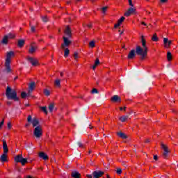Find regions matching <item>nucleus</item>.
Segmentation results:
<instances>
[{
	"instance_id": "63",
	"label": "nucleus",
	"mask_w": 178,
	"mask_h": 178,
	"mask_svg": "<svg viewBox=\"0 0 178 178\" xmlns=\"http://www.w3.org/2000/svg\"><path fill=\"white\" fill-rule=\"evenodd\" d=\"M123 110H124V111H126V107H124V108H123Z\"/></svg>"
},
{
	"instance_id": "36",
	"label": "nucleus",
	"mask_w": 178,
	"mask_h": 178,
	"mask_svg": "<svg viewBox=\"0 0 178 178\" xmlns=\"http://www.w3.org/2000/svg\"><path fill=\"white\" fill-rule=\"evenodd\" d=\"M7 37H8V38L9 39V38H15V34H13V33H8V35H6Z\"/></svg>"
},
{
	"instance_id": "5",
	"label": "nucleus",
	"mask_w": 178,
	"mask_h": 178,
	"mask_svg": "<svg viewBox=\"0 0 178 178\" xmlns=\"http://www.w3.org/2000/svg\"><path fill=\"white\" fill-rule=\"evenodd\" d=\"M63 42L61 44V48L63 49H65V48H67V47L70 46V44H72V41L69 40V38L63 36Z\"/></svg>"
},
{
	"instance_id": "27",
	"label": "nucleus",
	"mask_w": 178,
	"mask_h": 178,
	"mask_svg": "<svg viewBox=\"0 0 178 178\" xmlns=\"http://www.w3.org/2000/svg\"><path fill=\"white\" fill-rule=\"evenodd\" d=\"M98 65H99V59L97 58L95 61V65L92 66L93 70H95V68L97 66H98Z\"/></svg>"
},
{
	"instance_id": "22",
	"label": "nucleus",
	"mask_w": 178,
	"mask_h": 178,
	"mask_svg": "<svg viewBox=\"0 0 178 178\" xmlns=\"http://www.w3.org/2000/svg\"><path fill=\"white\" fill-rule=\"evenodd\" d=\"M37 50V46H31V48L29 49V54H34L35 51Z\"/></svg>"
},
{
	"instance_id": "28",
	"label": "nucleus",
	"mask_w": 178,
	"mask_h": 178,
	"mask_svg": "<svg viewBox=\"0 0 178 178\" xmlns=\"http://www.w3.org/2000/svg\"><path fill=\"white\" fill-rule=\"evenodd\" d=\"M24 46V40H19L18 41V47H19V48H22V47Z\"/></svg>"
},
{
	"instance_id": "16",
	"label": "nucleus",
	"mask_w": 178,
	"mask_h": 178,
	"mask_svg": "<svg viewBox=\"0 0 178 178\" xmlns=\"http://www.w3.org/2000/svg\"><path fill=\"white\" fill-rule=\"evenodd\" d=\"M0 161L3 163H5V162L8 161V156H6V153H3L1 157H0Z\"/></svg>"
},
{
	"instance_id": "52",
	"label": "nucleus",
	"mask_w": 178,
	"mask_h": 178,
	"mask_svg": "<svg viewBox=\"0 0 178 178\" xmlns=\"http://www.w3.org/2000/svg\"><path fill=\"white\" fill-rule=\"evenodd\" d=\"M8 129H12V124H10V122L8 123Z\"/></svg>"
},
{
	"instance_id": "35",
	"label": "nucleus",
	"mask_w": 178,
	"mask_h": 178,
	"mask_svg": "<svg viewBox=\"0 0 178 178\" xmlns=\"http://www.w3.org/2000/svg\"><path fill=\"white\" fill-rule=\"evenodd\" d=\"M54 104L52 103L49 105V111L50 112H52L54 111Z\"/></svg>"
},
{
	"instance_id": "60",
	"label": "nucleus",
	"mask_w": 178,
	"mask_h": 178,
	"mask_svg": "<svg viewBox=\"0 0 178 178\" xmlns=\"http://www.w3.org/2000/svg\"><path fill=\"white\" fill-rule=\"evenodd\" d=\"M91 1V2L92 3H94V2H95V0H90Z\"/></svg>"
},
{
	"instance_id": "62",
	"label": "nucleus",
	"mask_w": 178,
	"mask_h": 178,
	"mask_svg": "<svg viewBox=\"0 0 178 178\" xmlns=\"http://www.w3.org/2000/svg\"><path fill=\"white\" fill-rule=\"evenodd\" d=\"M7 104H8V105H10V102H8Z\"/></svg>"
},
{
	"instance_id": "26",
	"label": "nucleus",
	"mask_w": 178,
	"mask_h": 178,
	"mask_svg": "<svg viewBox=\"0 0 178 178\" xmlns=\"http://www.w3.org/2000/svg\"><path fill=\"white\" fill-rule=\"evenodd\" d=\"M152 40L154 42H157V41H159V38L156 35V34H154L152 37Z\"/></svg>"
},
{
	"instance_id": "51",
	"label": "nucleus",
	"mask_w": 178,
	"mask_h": 178,
	"mask_svg": "<svg viewBox=\"0 0 178 178\" xmlns=\"http://www.w3.org/2000/svg\"><path fill=\"white\" fill-rule=\"evenodd\" d=\"M87 27H88V29H92V24H88L87 25Z\"/></svg>"
},
{
	"instance_id": "23",
	"label": "nucleus",
	"mask_w": 178,
	"mask_h": 178,
	"mask_svg": "<svg viewBox=\"0 0 178 178\" xmlns=\"http://www.w3.org/2000/svg\"><path fill=\"white\" fill-rule=\"evenodd\" d=\"M70 54V50H69L67 48L64 49V58H67Z\"/></svg>"
},
{
	"instance_id": "15",
	"label": "nucleus",
	"mask_w": 178,
	"mask_h": 178,
	"mask_svg": "<svg viewBox=\"0 0 178 178\" xmlns=\"http://www.w3.org/2000/svg\"><path fill=\"white\" fill-rule=\"evenodd\" d=\"M3 149L4 154H8L9 152V149L8 148V145L6 144V141H3Z\"/></svg>"
},
{
	"instance_id": "50",
	"label": "nucleus",
	"mask_w": 178,
	"mask_h": 178,
	"mask_svg": "<svg viewBox=\"0 0 178 178\" xmlns=\"http://www.w3.org/2000/svg\"><path fill=\"white\" fill-rule=\"evenodd\" d=\"M161 3H166L168 2V0H160Z\"/></svg>"
},
{
	"instance_id": "21",
	"label": "nucleus",
	"mask_w": 178,
	"mask_h": 178,
	"mask_svg": "<svg viewBox=\"0 0 178 178\" xmlns=\"http://www.w3.org/2000/svg\"><path fill=\"white\" fill-rule=\"evenodd\" d=\"M22 159H23V156H22V154H19L15 156V161L17 163H20Z\"/></svg>"
},
{
	"instance_id": "25",
	"label": "nucleus",
	"mask_w": 178,
	"mask_h": 178,
	"mask_svg": "<svg viewBox=\"0 0 178 178\" xmlns=\"http://www.w3.org/2000/svg\"><path fill=\"white\" fill-rule=\"evenodd\" d=\"M129 119V115H122V117L120 118V122H126Z\"/></svg>"
},
{
	"instance_id": "56",
	"label": "nucleus",
	"mask_w": 178,
	"mask_h": 178,
	"mask_svg": "<svg viewBox=\"0 0 178 178\" xmlns=\"http://www.w3.org/2000/svg\"><path fill=\"white\" fill-rule=\"evenodd\" d=\"M141 24H143V26H147V24H146L145 22H141Z\"/></svg>"
},
{
	"instance_id": "8",
	"label": "nucleus",
	"mask_w": 178,
	"mask_h": 178,
	"mask_svg": "<svg viewBox=\"0 0 178 178\" xmlns=\"http://www.w3.org/2000/svg\"><path fill=\"white\" fill-rule=\"evenodd\" d=\"M103 175H104V172H102V171H94L92 172L93 178L102 177Z\"/></svg>"
},
{
	"instance_id": "58",
	"label": "nucleus",
	"mask_w": 178,
	"mask_h": 178,
	"mask_svg": "<svg viewBox=\"0 0 178 178\" xmlns=\"http://www.w3.org/2000/svg\"><path fill=\"white\" fill-rule=\"evenodd\" d=\"M26 178H33L31 176H30V175H28L27 177H26Z\"/></svg>"
},
{
	"instance_id": "19",
	"label": "nucleus",
	"mask_w": 178,
	"mask_h": 178,
	"mask_svg": "<svg viewBox=\"0 0 178 178\" xmlns=\"http://www.w3.org/2000/svg\"><path fill=\"white\" fill-rule=\"evenodd\" d=\"M117 135L118 136V137L122 138L123 140H126V138H127V135L123 132H118Z\"/></svg>"
},
{
	"instance_id": "34",
	"label": "nucleus",
	"mask_w": 178,
	"mask_h": 178,
	"mask_svg": "<svg viewBox=\"0 0 178 178\" xmlns=\"http://www.w3.org/2000/svg\"><path fill=\"white\" fill-rule=\"evenodd\" d=\"M89 46L90 48H94L95 47V42L94 40H92L89 42Z\"/></svg>"
},
{
	"instance_id": "6",
	"label": "nucleus",
	"mask_w": 178,
	"mask_h": 178,
	"mask_svg": "<svg viewBox=\"0 0 178 178\" xmlns=\"http://www.w3.org/2000/svg\"><path fill=\"white\" fill-rule=\"evenodd\" d=\"M27 59L32 66H37L38 65V60L36 58L29 56Z\"/></svg>"
},
{
	"instance_id": "14",
	"label": "nucleus",
	"mask_w": 178,
	"mask_h": 178,
	"mask_svg": "<svg viewBox=\"0 0 178 178\" xmlns=\"http://www.w3.org/2000/svg\"><path fill=\"white\" fill-rule=\"evenodd\" d=\"M134 56H136V50L132 49L130 51L129 54H128V59H134Z\"/></svg>"
},
{
	"instance_id": "11",
	"label": "nucleus",
	"mask_w": 178,
	"mask_h": 178,
	"mask_svg": "<svg viewBox=\"0 0 178 178\" xmlns=\"http://www.w3.org/2000/svg\"><path fill=\"white\" fill-rule=\"evenodd\" d=\"M163 42L165 48H169L172 44V40H169L168 38H164Z\"/></svg>"
},
{
	"instance_id": "42",
	"label": "nucleus",
	"mask_w": 178,
	"mask_h": 178,
	"mask_svg": "<svg viewBox=\"0 0 178 178\" xmlns=\"http://www.w3.org/2000/svg\"><path fill=\"white\" fill-rule=\"evenodd\" d=\"M107 9H108V7H107V6L103 7V8H102V13H106Z\"/></svg>"
},
{
	"instance_id": "38",
	"label": "nucleus",
	"mask_w": 178,
	"mask_h": 178,
	"mask_svg": "<svg viewBox=\"0 0 178 178\" xmlns=\"http://www.w3.org/2000/svg\"><path fill=\"white\" fill-rule=\"evenodd\" d=\"M124 17H122L120 19H118V23L120 24H122V23H123V22H124Z\"/></svg>"
},
{
	"instance_id": "39",
	"label": "nucleus",
	"mask_w": 178,
	"mask_h": 178,
	"mask_svg": "<svg viewBox=\"0 0 178 178\" xmlns=\"http://www.w3.org/2000/svg\"><path fill=\"white\" fill-rule=\"evenodd\" d=\"M79 58V53L78 52H74V59L77 60Z\"/></svg>"
},
{
	"instance_id": "4",
	"label": "nucleus",
	"mask_w": 178,
	"mask_h": 178,
	"mask_svg": "<svg viewBox=\"0 0 178 178\" xmlns=\"http://www.w3.org/2000/svg\"><path fill=\"white\" fill-rule=\"evenodd\" d=\"M27 122L28 123H32L33 127H37V126H40V121H38V119L33 118L31 117V115H28L27 118Z\"/></svg>"
},
{
	"instance_id": "1",
	"label": "nucleus",
	"mask_w": 178,
	"mask_h": 178,
	"mask_svg": "<svg viewBox=\"0 0 178 178\" xmlns=\"http://www.w3.org/2000/svg\"><path fill=\"white\" fill-rule=\"evenodd\" d=\"M140 42L142 44L141 46H136V54L138 56H140L141 60H144L145 58H147L148 55V47H147V40L144 38V35L141 36Z\"/></svg>"
},
{
	"instance_id": "2",
	"label": "nucleus",
	"mask_w": 178,
	"mask_h": 178,
	"mask_svg": "<svg viewBox=\"0 0 178 178\" xmlns=\"http://www.w3.org/2000/svg\"><path fill=\"white\" fill-rule=\"evenodd\" d=\"M6 95L8 99H13L14 101H19V97H17V93L15 90H12L10 87L8 86L6 90Z\"/></svg>"
},
{
	"instance_id": "64",
	"label": "nucleus",
	"mask_w": 178,
	"mask_h": 178,
	"mask_svg": "<svg viewBox=\"0 0 178 178\" xmlns=\"http://www.w3.org/2000/svg\"><path fill=\"white\" fill-rule=\"evenodd\" d=\"M90 129H92V127H90Z\"/></svg>"
},
{
	"instance_id": "55",
	"label": "nucleus",
	"mask_w": 178,
	"mask_h": 178,
	"mask_svg": "<svg viewBox=\"0 0 178 178\" xmlns=\"http://www.w3.org/2000/svg\"><path fill=\"white\" fill-rule=\"evenodd\" d=\"M145 143H149V139H146V140H145Z\"/></svg>"
},
{
	"instance_id": "9",
	"label": "nucleus",
	"mask_w": 178,
	"mask_h": 178,
	"mask_svg": "<svg viewBox=\"0 0 178 178\" xmlns=\"http://www.w3.org/2000/svg\"><path fill=\"white\" fill-rule=\"evenodd\" d=\"M161 147L163 149L164 151L163 154V158H168V154H169L168 147H166V145H165L164 144H161Z\"/></svg>"
},
{
	"instance_id": "59",
	"label": "nucleus",
	"mask_w": 178,
	"mask_h": 178,
	"mask_svg": "<svg viewBox=\"0 0 178 178\" xmlns=\"http://www.w3.org/2000/svg\"><path fill=\"white\" fill-rule=\"evenodd\" d=\"M120 111H123V107H120Z\"/></svg>"
},
{
	"instance_id": "18",
	"label": "nucleus",
	"mask_w": 178,
	"mask_h": 178,
	"mask_svg": "<svg viewBox=\"0 0 178 178\" xmlns=\"http://www.w3.org/2000/svg\"><path fill=\"white\" fill-rule=\"evenodd\" d=\"M111 101L113 102H120L122 101V99H120V97H119V96L118 95H114L112 98H111Z\"/></svg>"
},
{
	"instance_id": "20",
	"label": "nucleus",
	"mask_w": 178,
	"mask_h": 178,
	"mask_svg": "<svg viewBox=\"0 0 178 178\" xmlns=\"http://www.w3.org/2000/svg\"><path fill=\"white\" fill-rule=\"evenodd\" d=\"M72 176L73 178H80V176H81V175L77 171H74L72 173Z\"/></svg>"
},
{
	"instance_id": "40",
	"label": "nucleus",
	"mask_w": 178,
	"mask_h": 178,
	"mask_svg": "<svg viewBox=\"0 0 178 178\" xmlns=\"http://www.w3.org/2000/svg\"><path fill=\"white\" fill-rule=\"evenodd\" d=\"M21 97H22V98H23V99L26 98V97H27V93H26V92H22L21 93Z\"/></svg>"
},
{
	"instance_id": "12",
	"label": "nucleus",
	"mask_w": 178,
	"mask_h": 178,
	"mask_svg": "<svg viewBox=\"0 0 178 178\" xmlns=\"http://www.w3.org/2000/svg\"><path fill=\"white\" fill-rule=\"evenodd\" d=\"M38 156L39 158H42V159H44V161H48V159H49L48 155H47V154H45L44 152H40Z\"/></svg>"
},
{
	"instance_id": "17",
	"label": "nucleus",
	"mask_w": 178,
	"mask_h": 178,
	"mask_svg": "<svg viewBox=\"0 0 178 178\" xmlns=\"http://www.w3.org/2000/svg\"><path fill=\"white\" fill-rule=\"evenodd\" d=\"M6 71L7 73H10L12 72V69H10V63L6 61L5 62Z\"/></svg>"
},
{
	"instance_id": "47",
	"label": "nucleus",
	"mask_w": 178,
	"mask_h": 178,
	"mask_svg": "<svg viewBox=\"0 0 178 178\" xmlns=\"http://www.w3.org/2000/svg\"><path fill=\"white\" fill-rule=\"evenodd\" d=\"M78 145L80 148H84V145L81 143H78Z\"/></svg>"
},
{
	"instance_id": "32",
	"label": "nucleus",
	"mask_w": 178,
	"mask_h": 178,
	"mask_svg": "<svg viewBox=\"0 0 178 178\" xmlns=\"http://www.w3.org/2000/svg\"><path fill=\"white\" fill-rule=\"evenodd\" d=\"M44 95H46V97H49L51 92H49V90L48 89H44Z\"/></svg>"
},
{
	"instance_id": "49",
	"label": "nucleus",
	"mask_w": 178,
	"mask_h": 178,
	"mask_svg": "<svg viewBox=\"0 0 178 178\" xmlns=\"http://www.w3.org/2000/svg\"><path fill=\"white\" fill-rule=\"evenodd\" d=\"M119 26H120V24H119L118 22L117 24H115L114 25V29H118V27H119Z\"/></svg>"
},
{
	"instance_id": "7",
	"label": "nucleus",
	"mask_w": 178,
	"mask_h": 178,
	"mask_svg": "<svg viewBox=\"0 0 178 178\" xmlns=\"http://www.w3.org/2000/svg\"><path fill=\"white\" fill-rule=\"evenodd\" d=\"M133 13H136V8L131 7L128 9L127 11L125 12L124 15L127 17H129V16H130L131 15H133Z\"/></svg>"
},
{
	"instance_id": "10",
	"label": "nucleus",
	"mask_w": 178,
	"mask_h": 178,
	"mask_svg": "<svg viewBox=\"0 0 178 178\" xmlns=\"http://www.w3.org/2000/svg\"><path fill=\"white\" fill-rule=\"evenodd\" d=\"M12 56H15V52H13V51L7 52L6 62L10 63V59Z\"/></svg>"
},
{
	"instance_id": "37",
	"label": "nucleus",
	"mask_w": 178,
	"mask_h": 178,
	"mask_svg": "<svg viewBox=\"0 0 178 178\" xmlns=\"http://www.w3.org/2000/svg\"><path fill=\"white\" fill-rule=\"evenodd\" d=\"M40 109L42 111V112H44V113H46V115H47V113H48V111H47V107L42 106L40 108Z\"/></svg>"
},
{
	"instance_id": "48",
	"label": "nucleus",
	"mask_w": 178,
	"mask_h": 178,
	"mask_svg": "<svg viewBox=\"0 0 178 178\" xmlns=\"http://www.w3.org/2000/svg\"><path fill=\"white\" fill-rule=\"evenodd\" d=\"M3 123H5V120H3L1 122H0V129L2 128V126H3Z\"/></svg>"
},
{
	"instance_id": "24",
	"label": "nucleus",
	"mask_w": 178,
	"mask_h": 178,
	"mask_svg": "<svg viewBox=\"0 0 178 178\" xmlns=\"http://www.w3.org/2000/svg\"><path fill=\"white\" fill-rule=\"evenodd\" d=\"M35 87V83L31 82V83L29 84V92L33 91Z\"/></svg>"
},
{
	"instance_id": "29",
	"label": "nucleus",
	"mask_w": 178,
	"mask_h": 178,
	"mask_svg": "<svg viewBox=\"0 0 178 178\" xmlns=\"http://www.w3.org/2000/svg\"><path fill=\"white\" fill-rule=\"evenodd\" d=\"M8 40H9V39H8V36L6 35L2 40V42H1L2 44H8Z\"/></svg>"
},
{
	"instance_id": "57",
	"label": "nucleus",
	"mask_w": 178,
	"mask_h": 178,
	"mask_svg": "<svg viewBox=\"0 0 178 178\" xmlns=\"http://www.w3.org/2000/svg\"><path fill=\"white\" fill-rule=\"evenodd\" d=\"M60 77H63V72H60Z\"/></svg>"
},
{
	"instance_id": "53",
	"label": "nucleus",
	"mask_w": 178,
	"mask_h": 178,
	"mask_svg": "<svg viewBox=\"0 0 178 178\" xmlns=\"http://www.w3.org/2000/svg\"><path fill=\"white\" fill-rule=\"evenodd\" d=\"M154 161H158V156L157 155H154Z\"/></svg>"
},
{
	"instance_id": "61",
	"label": "nucleus",
	"mask_w": 178,
	"mask_h": 178,
	"mask_svg": "<svg viewBox=\"0 0 178 178\" xmlns=\"http://www.w3.org/2000/svg\"><path fill=\"white\" fill-rule=\"evenodd\" d=\"M25 126H26V127H28V126H29V124H26V125H25Z\"/></svg>"
},
{
	"instance_id": "3",
	"label": "nucleus",
	"mask_w": 178,
	"mask_h": 178,
	"mask_svg": "<svg viewBox=\"0 0 178 178\" xmlns=\"http://www.w3.org/2000/svg\"><path fill=\"white\" fill-rule=\"evenodd\" d=\"M33 136H35L36 138H40L41 136H42V127H41V125L35 127L33 130Z\"/></svg>"
},
{
	"instance_id": "44",
	"label": "nucleus",
	"mask_w": 178,
	"mask_h": 178,
	"mask_svg": "<svg viewBox=\"0 0 178 178\" xmlns=\"http://www.w3.org/2000/svg\"><path fill=\"white\" fill-rule=\"evenodd\" d=\"M92 94H98V90L93 88L91 91Z\"/></svg>"
},
{
	"instance_id": "46",
	"label": "nucleus",
	"mask_w": 178,
	"mask_h": 178,
	"mask_svg": "<svg viewBox=\"0 0 178 178\" xmlns=\"http://www.w3.org/2000/svg\"><path fill=\"white\" fill-rule=\"evenodd\" d=\"M31 31L32 33H35V27L31 26Z\"/></svg>"
},
{
	"instance_id": "54",
	"label": "nucleus",
	"mask_w": 178,
	"mask_h": 178,
	"mask_svg": "<svg viewBox=\"0 0 178 178\" xmlns=\"http://www.w3.org/2000/svg\"><path fill=\"white\" fill-rule=\"evenodd\" d=\"M86 177H87V178H92V175H86Z\"/></svg>"
},
{
	"instance_id": "31",
	"label": "nucleus",
	"mask_w": 178,
	"mask_h": 178,
	"mask_svg": "<svg viewBox=\"0 0 178 178\" xmlns=\"http://www.w3.org/2000/svg\"><path fill=\"white\" fill-rule=\"evenodd\" d=\"M19 163H22L23 166L27 163V159H24L22 157V159L19 161Z\"/></svg>"
},
{
	"instance_id": "33",
	"label": "nucleus",
	"mask_w": 178,
	"mask_h": 178,
	"mask_svg": "<svg viewBox=\"0 0 178 178\" xmlns=\"http://www.w3.org/2000/svg\"><path fill=\"white\" fill-rule=\"evenodd\" d=\"M167 59H168V60H172V53H170V51H168L167 53Z\"/></svg>"
},
{
	"instance_id": "13",
	"label": "nucleus",
	"mask_w": 178,
	"mask_h": 178,
	"mask_svg": "<svg viewBox=\"0 0 178 178\" xmlns=\"http://www.w3.org/2000/svg\"><path fill=\"white\" fill-rule=\"evenodd\" d=\"M65 34L67 36L68 38H70L72 37V31L70 30V27H66L65 30Z\"/></svg>"
},
{
	"instance_id": "41",
	"label": "nucleus",
	"mask_w": 178,
	"mask_h": 178,
	"mask_svg": "<svg viewBox=\"0 0 178 178\" xmlns=\"http://www.w3.org/2000/svg\"><path fill=\"white\" fill-rule=\"evenodd\" d=\"M122 168H117L116 173L117 175H122Z\"/></svg>"
},
{
	"instance_id": "43",
	"label": "nucleus",
	"mask_w": 178,
	"mask_h": 178,
	"mask_svg": "<svg viewBox=\"0 0 178 178\" xmlns=\"http://www.w3.org/2000/svg\"><path fill=\"white\" fill-rule=\"evenodd\" d=\"M42 19L43 22L47 23V22H48V17H47V16L42 17Z\"/></svg>"
},
{
	"instance_id": "45",
	"label": "nucleus",
	"mask_w": 178,
	"mask_h": 178,
	"mask_svg": "<svg viewBox=\"0 0 178 178\" xmlns=\"http://www.w3.org/2000/svg\"><path fill=\"white\" fill-rule=\"evenodd\" d=\"M129 6H131V8H133V6H134V5L133 4V1L132 0H128Z\"/></svg>"
},
{
	"instance_id": "30",
	"label": "nucleus",
	"mask_w": 178,
	"mask_h": 178,
	"mask_svg": "<svg viewBox=\"0 0 178 178\" xmlns=\"http://www.w3.org/2000/svg\"><path fill=\"white\" fill-rule=\"evenodd\" d=\"M54 84L56 87H60V79H56Z\"/></svg>"
}]
</instances>
